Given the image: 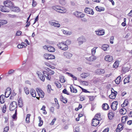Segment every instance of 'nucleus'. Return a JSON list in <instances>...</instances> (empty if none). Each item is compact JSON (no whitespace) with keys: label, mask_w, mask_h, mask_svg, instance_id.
<instances>
[{"label":"nucleus","mask_w":132,"mask_h":132,"mask_svg":"<svg viewBox=\"0 0 132 132\" xmlns=\"http://www.w3.org/2000/svg\"><path fill=\"white\" fill-rule=\"evenodd\" d=\"M59 48L64 51H66L68 49V45L64 42L59 43L57 44Z\"/></svg>","instance_id":"nucleus-1"},{"label":"nucleus","mask_w":132,"mask_h":132,"mask_svg":"<svg viewBox=\"0 0 132 132\" xmlns=\"http://www.w3.org/2000/svg\"><path fill=\"white\" fill-rule=\"evenodd\" d=\"M17 107V103L15 101L12 102L10 105L9 110L10 111H13L16 109Z\"/></svg>","instance_id":"nucleus-2"},{"label":"nucleus","mask_w":132,"mask_h":132,"mask_svg":"<svg viewBox=\"0 0 132 132\" xmlns=\"http://www.w3.org/2000/svg\"><path fill=\"white\" fill-rule=\"evenodd\" d=\"M4 4L6 6L9 7H13L14 6V3L10 1H5L4 2Z\"/></svg>","instance_id":"nucleus-3"},{"label":"nucleus","mask_w":132,"mask_h":132,"mask_svg":"<svg viewBox=\"0 0 132 132\" xmlns=\"http://www.w3.org/2000/svg\"><path fill=\"white\" fill-rule=\"evenodd\" d=\"M43 48L45 50H47L50 52H54L55 51V49L54 47L51 46L45 45L43 46Z\"/></svg>","instance_id":"nucleus-4"},{"label":"nucleus","mask_w":132,"mask_h":132,"mask_svg":"<svg viewBox=\"0 0 132 132\" xmlns=\"http://www.w3.org/2000/svg\"><path fill=\"white\" fill-rule=\"evenodd\" d=\"M73 14L78 18L84 17L85 15L84 13L80 12H75L73 13Z\"/></svg>","instance_id":"nucleus-5"},{"label":"nucleus","mask_w":132,"mask_h":132,"mask_svg":"<svg viewBox=\"0 0 132 132\" xmlns=\"http://www.w3.org/2000/svg\"><path fill=\"white\" fill-rule=\"evenodd\" d=\"M100 120V119H98V118H95L93 119L92 120V126H97L99 123Z\"/></svg>","instance_id":"nucleus-6"},{"label":"nucleus","mask_w":132,"mask_h":132,"mask_svg":"<svg viewBox=\"0 0 132 132\" xmlns=\"http://www.w3.org/2000/svg\"><path fill=\"white\" fill-rule=\"evenodd\" d=\"M36 90L40 97L43 98L44 97V94L41 89L39 88H37Z\"/></svg>","instance_id":"nucleus-7"},{"label":"nucleus","mask_w":132,"mask_h":132,"mask_svg":"<svg viewBox=\"0 0 132 132\" xmlns=\"http://www.w3.org/2000/svg\"><path fill=\"white\" fill-rule=\"evenodd\" d=\"M44 57L45 59L47 60L54 59L55 58L54 55L47 53L44 54Z\"/></svg>","instance_id":"nucleus-8"},{"label":"nucleus","mask_w":132,"mask_h":132,"mask_svg":"<svg viewBox=\"0 0 132 132\" xmlns=\"http://www.w3.org/2000/svg\"><path fill=\"white\" fill-rule=\"evenodd\" d=\"M84 11L86 13L88 14L93 15L94 13V12L93 11V10L89 7L86 8L85 9Z\"/></svg>","instance_id":"nucleus-9"},{"label":"nucleus","mask_w":132,"mask_h":132,"mask_svg":"<svg viewBox=\"0 0 132 132\" xmlns=\"http://www.w3.org/2000/svg\"><path fill=\"white\" fill-rule=\"evenodd\" d=\"M97 58V57L93 55H92L91 56L89 57H85V59L86 60L90 61H95L96 59Z\"/></svg>","instance_id":"nucleus-10"},{"label":"nucleus","mask_w":132,"mask_h":132,"mask_svg":"<svg viewBox=\"0 0 132 132\" xmlns=\"http://www.w3.org/2000/svg\"><path fill=\"white\" fill-rule=\"evenodd\" d=\"M63 54L64 56L68 59H70L73 55L72 53L68 52H65Z\"/></svg>","instance_id":"nucleus-11"},{"label":"nucleus","mask_w":132,"mask_h":132,"mask_svg":"<svg viewBox=\"0 0 132 132\" xmlns=\"http://www.w3.org/2000/svg\"><path fill=\"white\" fill-rule=\"evenodd\" d=\"M111 94L109 95V97L111 99H114L115 98L117 92L116 91H114L113 89V91L111 90Z\"/></svg>","instance_id":"nucleus-12"},{"label":"nucleus","mask_w":132,"mask_h":132,"mask_svg":"<svg viewBox=\"0 0 132 132\" xmlns=\"http://www.w3.org/2000/svg\"><path fill=\"white\" fill-rule=\"evenodd\" d=\"M78 41L79 45H81L84 42H85L86 39L84 37H81L78 38Z\"/></svg>","instance_id":"nucleus-13"},{"label":"nucleus","mask_w":132,"mask_h":132,"mask_svg":"<svg viewBox=\"0 0 132 132\" xmlns=\"http://www.w3.org/2000/svg\"><path fill=\"white\" fill-rule=\"evenodd\" d=\"M6 6L5 5L4 6H0V11L2 12H9V10L7 9Z\"/></svg>","instance_id":"nucleus-14"},{"label":"nucleus","mask_w":132,"mask_h":132,"mask_svg":"<svg viewBox=\"0 0 132 132\" xmlns=\"http://www.w3.org/2000/svg\"><path fill=\"white\" fill-rule=\"evenodd\" d=\"M104 59L106 61L109 62H111L113 60L112 56L109 55L105 56L104 57Z\"/></svg>","instance_id":"nucleus-15"},{"label":"nucleus","mask_w":132,"mask_h":132,"mask_svg":"<svg viewBox=\"0 0 132 132\" xmlns=\"http://www.w3.org/2000/svg\"><path fill=\"white\" fill-rule=\"evenodd\" d=\"M115 113L113 111L110 110L108 114V116L109 119H112L114 116Z\"/></svg>","instance_id":"nucleus-16"},{"label":"nucleus","mask_w":132,"mask_h":132,"mask_svg":"<svg viewBox=\"0 0 132 132\" xmlns=\"http://www.w3.org/2000/svg\"><path fill=\"white\" fill-rule=\"evenodd\" d=\"M11 93V89L8 88L6 89L5 94V96L6 98L8 97Z\"/></svg>","instance_id":"nucleus-17"},{"label":"nucleus","mask_w":132,"mask_h":132,"mask_svg":"<svg viewBox=\"0 0 132 132\" xmlns=\"http://www.w3.org/2000/svg\"><path fill=\"white\" fill-rule=\"evenodd\" d=\"M95 72L97 75H101L104 73L105 72V71L103 69H99L96 70Z\"/></svg>","instance_id":"nucleus-18"},{"label":"nucleus","mask_w":132,"mask_h":132,"mask_svg":"<svg viewBox=\"0 0 132 132\" xmlns=\"http://www.w3.org/2000/svg\"><path fill=\"white\" fill-rule=\"evenodd\" d=\"M43 73L46 79L48 80H50L51 78V77L49 75L48 72L46 70V71H43Z\"/></svg>","instance_id":"nucleus-19"},{"label":"nucleus","mask_w":132,"mask_h":132,"mask_svg":"<svg viewBox=\"0 0 132 132\" xmlns=\"http://www.w3.org/2000/svg\"><path fill=\"white\" fill-rule=\"evenodd\" d=\"M102 107L103 109L105 111L108 110L109 108L108 105L106 103H104L103 104Z\"/></svg>","instance_id":"nucleus-20"},{"label":"nucleus","mask_w":132,"mask_h":132,"mask_svg":"<svg viewBox=\"0 0 132 132\" xmlns=\"http://www.w3.org/2000/svg\"><path fill=\"white\" fill-rule=\"evenodd\" d=\"M95 32L97 35L99 36H102L103 35L105 34V32L104 30L95 31Z\"/></svg>","instance_id":"nucleus-21"},{"label":"nucleus","mask_w":132,"mask_h":132,"mask_svg":"<svg viewBox=\"0 0 132 132\" xmlns=\"http://www.w3.org/2000/svg\"><path fill=\"white\" fill-rule=\"evenodd\" d=\"M60 98L61 101L64 103H66L67 102V99L63 97L62 95L60 96Z\"/></svg>","instance_id":"nucleus-22"},{"label":"nucleus","mask_w":132,"mask_h":132,"mask_svg":"<svg viewBox=\"0 0 132 132\" xmlns=\"http://www.w3.org/2000/svg\"><path fill=\"white\" fill-rule=\"evenodd\" d=\"M96 10V11L100 12L104 11V8L103 7L96 6L95 7Z\"/></svg>","instance_id":"nucleus-23"},{"label":"nucleus","mask_w":132,"mask_h":132,"mask_svg":"<svg viewBox=\"0 0 132 132\" xmlns=\"http://www.w3.org/2000/svg\"><path fill=\"white\" fill-rule=\"evenodd\" d=\"M46 70L48 72V73L49 76L53 75L54 73V72L53 71L49 68H47L46 69Z\"/></svg>","instance_id":"nucleus-24"},{"label":"nucleus","mask_w":132,"mask_h":132,"mask_svg":"<svg viewBox=\"0 0 132 132\" xmlns=\"http://www.w3.org/2000/svg\"><path fill=\"white\" fill-rule=\"evenodd\" d=\"M129 69L128 67H123L122 68V71L123 73H125L129 71Z\"/></svg>","instance_id":"nucleus-25"},{"label":"nucleus","mask_w":132,"mask_h":132,"mask_svg":"<svg viewBox=\"0 0 132 132\" xmlns=\"http://www.w3.org/2000/svg\"><path fill=\"white\" fill-rule=\"evenodd\" d=\"M30 93L31 96L33 97H36V93L35 90L33 89H31L30 91Z\"/></svg>","instance_id":"nucleus-26"},{"label":"nucleus","mask_w":132,"mask_h":132,"mask_svg":"<svg viewBox=\"0 0 132 132\" xmlns=\"http://www.w3.org/2000/svg\"><path fill=\"white\" fill-rule=\"evenodd\" d=\"M130 77V76L128 75V76H127L125 78L124 80V84H125L127 83H128L129 82V79Z\"/></svg>","instance_id":"nucleus-27"},{"label":"nucleus","mask_w":132,"mask_h":132,"mask_svg":"<svg viewBox=\"0 0 132 132\" xmlns=\"http://www.w3.org/2000/svg\"><path fill=\"white\" fill-rule=\"evenodd\" d=\"M70 91L72 93H76L77 92V89L74 88L71 85L70 86Z\"/></svg>","instance_id":"nucleus-28"},{"label":"nucleus","mask_w":132,"mask_h":132,"mask_svg":"<svg viewBox=\"0 0 132 132\" xmlns=\"http://www.w3.org/2000/svg\"><path fill=\"white\" fill-rule=\"evenodd\" d=\"M50 24L52 26H53L55 27H56L58 28L60 27V24L54 22H50Z\"/></svg>","instance_id":"nucleus-29"},{"label":"nucleus","mask_w":132,"mask_h":132,"mask_svg":"<svg viewBox=\"0 0 132 132\" xmlns=\"http://www.w3.org/2000/svg\"><path fill=\"white\" fill-rule=\"evenodd\" d=\"M121 77L120 76H118L115 79V81L116 84H118L121 81Z\"/></svg>","instance_id":"nucleus-30"},{"label":"nucleus","mask_w":132,"mask_h":132,"mask_svg":"<svg viewBox=\"0 0 132 132\" xmlns=\"http://www.w3.org/2000/svg\"><path fill=\"white\" fill-rule=\"evenodd\" d=\"M66 12L65 9L63 7H62L57 12L61 13H64Z\"/></svg>","instance_id":"nucleus-31"},{"label":"nucleus","mask_w":132,"mask_h":132,"mask_svg":"<svg viewBox=\"0 0 132 132\" xmlns=\"http://www.w3.org/2000/svg\"><path fill=\"white\" fill-rule=\"evenodd\" d=\"M18 104L19 107H22L23 106V103L22 99L20 98L18 101Z\"/></svg>","instance_id":"nucleus-32"},{"label":"nucleus","mask_w":132,"mask_h":132,"mask_svg":"<svg viewBox=\"0 0 132 132\" xmlns=\"http://www.w3.org/2000/svg\"><path fill=\"white\" fill-rule=\"evenodd\" d=\"M62 7H61L60 6L56 5L53 6L52 7V8L57 12L60 9H61Z\"/></svg>","instance_id":"nucleus-33"},{"label":"nucleus","mask_w":132,"mask_h":132,"mask_svg":"<svg viewBox=\"0 0 132 132\" xmlns=\"http://www.w3.org/2000/svg\"><path fill=\"white\" fill-rule=\"evenodd\" d=\"M97 48V47H95L91 50V52L92 55H95L96 52V50Z\"/></svg>","instance_id":"nucleus-34"},{"label":"nucleus","mask_w":132,"mask_h":132,"mask_svg":"<svg viewBox=\"0 0 132 132\" xmlns=\"http://www.w3.org/2000/svg\"><path fill=\"white\" fill-rule=\"evenodd\" d=\"M38 75L40 79L42 81H44L45 78L43 75L39 73L38 74Z\"/></svg>","instance_id":"nucleus-35"},{"label":"nucleus","mask_w":132,"mask_h":132,"mask_svg":"<svg viewBox=\"0 0 132 132\" xmlns=\"http://www.w3.org/2000/svg\"><path fill=\"white\" fill-rule=\"evenodd\" d=\"M89 75V74L88 73H84L81 74L80 76L82 78H85Z\"/></svg>","instance_id":"nucleus-36"},{"label":"nucleus","mask_w":132,"mask_h":132,"mask_svg":"<svg viewBox=\"0 0 132 132\" xmlns=\"http://www.w3.org/2000/svg\"><path fill=\"white\" fill-rule=\"evenodd\" d=\"M128 104V101L127 100H125L123 104H122L121 106L122 107H125L127 106Z\"/></svg>","instance_id":"nucleus-37"},{"label":"nucleus","mask_w":132,"mask_h":132,"mask_svg":"<svg viewBox=\"0 0 132 132\" xmlns=\"http://www.w3.org/2000/svg\"><path fill=\"white\" fill-rule=\"evenodd\" d=\"M6 20H0V27L1 25H2L7 23Z\"/></svg>","instance_id":"nucleus-38"},{"label":"nucleus","mask_w":132,"mask_h":132,"mask_svg":"<svg viewBox=\"0 0 132 132\" xmlns=\"http://www.w3.org/2000/svg\"><path fill=\"white\" fill-rule=\"evenodd\" d=\"M109 46L108 45L105 44L103 45L101 47V48L104 51H106L108 47Z\"/></svg>","instance_id":"nucleus-39"},{"label":"nucleus","mask_w":132,"mask_h":132,"mask_svg":"<svg viewBox=\"0 0 132 132\" xmlns=\"http://www.w3.org/2000/svg\"><path fill=\"white\" fill-rule=\"evenodd\" d=\"M120 112L121 114H125L126 112V110L125 108L122 109L120 110Z\"/></svg>","instance_id":"nucleus-40"},{"label":"nucleus","mask_w":132,"mask_h":132,"mask_svg":"<svg viewBox=\"0 0 132 132\" xmlns=\"http://www.w3.org/2000/svg\"><path fill=\"white\" fill-rule=\"evenodd\" d=\"M4 97V95H1L0 96V102L1 104H3L4 102V101L3 97Z\"/></svg>","instance_id":"nucleus-41"},{"label":"nucleus","mask_w":132,"mask_h":132,"mask_svg":"<svg viewBox=\"0 0 132 132\" xmlns=\"http://www.w3.org/2000/svg\"><path fill=\"white\" fill-rule=\"evenodd\" d=\"M30 116V114H28L26 116V122L27 123H28L30 122L29 118Z\"/></svg>","instance_id":"nucleus-42"},{"label":"nucleus","mask_w":132,"mask_h":132,"mask_svg":"<svg viewBox=\"0 0 132 132\" xmlns=\"http://www.w3.org/2000/svg\"><path fill=\"white\" fill-rule=\"evenodd\" d=\"M123 124H119L117 128L122 130L123 128Z\"/></svg>","instance_id":"nucleus-43"},{"label":"nucleus","mask_w":132,"mask_h":132,"mask_svg":"<svg viewBox=\"0 0 132 132\" xmlns=\"http://www.w3.org/2000/svg\"><path fill=\"white\" fill-rule=\"evenodd\" d=\"M63 32L64 34L66 35H69L71 34V32L68 31L64 30Z\"/></svg>","instance_id":"nucleus-44"},{"label":"nucleus","mask_w":132,"mask_h":132,"mask_svg":"<svg viewBox=\"0 0 132 132\" xmlns=\"http://www.w3.org/2000/svg\"><path fill=\"white\" fill-rule=\"evenodd\" d=\"M118 61H116L115 62L114 64L113 65V68H117L119 65Z\"/></svg>","instance_id":"nucleus-45"},{"label":"nucleus","mask_w":132,"mask_h":132,"mask_svg":"<svg viewBox=\"0 0 132 132\" xmlns=\"http://www.w3.org/2000/svg\"><path fill=\"white\" fill-rule=\"evenodd\" d=\"M55 84L56 86V87L59 88H60L61 87V84L59 82H57L55 83Z\"/></svg>","instance_id":"nucleus-46"},{"label":"nucleus","mask_w":132,"mask_h":132,"mask_svg":"<svg viewBox=\"0 0 132 132\" xmlns=\"http://www.w3.org/2000/svg\"><path fill=\"white\" fill-rule=\"evenodd\" d=\"M24 91L27 94H28L29 93V91L27 87H25L24 88Z\"/></svg>","instance_id":"nucleus-47"},{"label":"nucleus","mask_w":132,"mask_h":132,"mask_svg":"<svg viewBox=\"0 0 132 132\" xmlns=\"http://www.w3.org/2000/svg\"><path fill=\"white\" fill-rule=\"evenodd\" d=\"M12 9H13L12 10V11H13L16 12L19 11V8L18 7H15L14 6L12 7Z\"/></svg>","instance_id":"nucleus-48"},{"label":"nucleus","mask_w":132,"mask_h":132,"mask_svg":"<svg viewBox=\"0 0 132 132\" xmlns=\"http://www.w3.org/2000/svg\"><path fill=\"white\" fill-rule=\"evenodd\" d=\"M65 44H66L67 45L71 44V40H67L66 41L64 42Z\"/></svg>","instance_id":"nucleus-49"},{"label":"nucleus","mask_w":132,"mask_h":132,"mask_svg":"<svg viewBox=\"0 0 132 132\" xmlns=\"http://www.w3.org/2000/svg\"><path fill=\"white\" fill-rule=\"evenodd\" d=\"M111 107L112 109L114 111L116 110L117 109V106L116 105H114L111 104Z\"/></svg>","instance_id":"nucleus-50"},{"label":"nucleus","mask_w":132,"mask_h":132,"mask_svg":"<svg viewBox=\"0 0 132 132\" xmlns=\"http://www.w3.org/2000/svg\"><path fill=\"white\" fill-rule=\"evenodd\" d=\"M60 81L61 83H63L65 82V80L64 79V77H63L60 78Z\"/></svg>","instance_id":"nucleus-51"},{"label":"nucleus","mask_w":132,"mask_h":132,"mask_svg":"<svg viewBox=\"0 0 132 132\" xmlns=\"http://www.w3.org/2000/svg\"><path fill=\"white\" fill-rule=\"evenodd\" d=\"M62 92L64 94H66L67 95H69V94L68 91L66 89H64L62 91Z\"/></svg>","instance_id":"nucleus-52"},{"label":"nucleus","mask_w":132,"mask_h":132,"mask_svg":"<svg viewBox=\"0 0 132 132\" xmlns=\"http://www.w3.org/2000/svg\"><path fill=\"white\" fill-rule=\"evenodd\" d=\"M79 128L78 127H75V130H74V132H78L79 131Z\"/></svg>","instance_id":"nucleus-53"},{"label":"nucleus","mask_w":132,"mask_h":132,"mask_svg":"<svg viewBox=\"0 0 132 132\" xmlns=\"http://www.w3.org/2000/svg\"><path fill=\"white\" fill-rule=\"evenodd\" d=\"M14 72V70L13 69H11L8 72V73L10 75L11 74L13 73Z\"/></svg>","instance_id":"nucleus-54"},{"label":"nucleus","mask_w":132,"mask_h":132,"mask_svg":"<svg viewBox=\"0 0 132 132\" xmlns=\"http://www.w3.org/2000/svg\"><path fill=\"white\" fill-rule=\"evenodd\" d=\"M36 2L34 0H33L32 4V6L34 7H35L36 6Z\"/></svg>","instance_id":"nucleus-55"},{"label":"nucleus","mask_w":132,"mask_h":132,"mask_svg":"<svg viewBox=\"0 0 132 132\" xmlns=\"http://www.w3.org/2000/svg\"><path fill=\"white\" fill-rule=\"evenodd\" d=\"M9 129V127L8 126H6L4 129L3 132H8Z\"/></svg>","instance_id":"nucleus-56"},{"label":"nucleus","mask_w":132,"mask_h":132,"mask_svg":"<svg viewBox=\"0 0 132 132\" xmlns=\"http://www.w3.org/2000/svg\"><path fill=\"white\" fill-rule=\"evenodd\" d=\"M6 106L5 105L3 107L2 111L4 113H5L6 111Z\"/></svg>","instance_id":"nucleus-57"},{"label":"nucleus","mask_w":132,"mask_h":132,"mask_svg":"<svg viewBox=\"0 0 132 132\" xmlns=\"http://www.w3.org/2000/svg\"><path fill=\"white\" fill-rule=\"evenodd\" d=\"M48 87V90L47 91L48 92H50L51 90L52 89L51 88V85H48L47 86Z\"/></svg>","instance_id":"nucleus-58"},{"label":"nucleus","mask_w":132,"mask_h":132,"mask_svg":"<svg viewBox=\"0 0 132 132\" xmlns=\"http://www.w3.org/2000/svg\"><path fill=\"white\" fill-rule=\"evenodd\" d=\"M8 16L10 18H14L16 17V16L15 15H12L11 14H8Z\"/></svg>","instance_id":"nucleus-59"},{"label":"nucleus","mask_w":132,"mask_h":132,"mask_svg":"<svg viewBox=\"0 0 132 132\" xmlns=\"http://www.w3.org/2000/svg\"><path fill=\"white\" fill-rule=\"evenodd\" d=\"M100 113H97L95 115V117L96 118H98L100 119Z\"/></svg>","instance_id":"nucleus-60"},{"label":"nucleus","mask_w":132,"mask_h":132,"mask_svg":"<svg viewBox=\"0 0 132 132\" xmlns=\"http://www.w3.org/2000/svg\"><path fill=\"white\" fill-rule=\"evenodd\" d=\"M22 33V32L20 31H18L16 34V36H19Z\"/></svg>","instance_id":"nucleus-61"},{"label":"nucleus","mask_w":132,"mask_h":132,"mask_svg":"<svg viewBox=\"0 0 132 132\" xmlns=\"http://www.w3.org/2000/svg\"><path fill=\"white\" fill-rule=\"evenodd\" d=\"M56 120V118H54L53 120H52L51 122L50 123V125H53L54 123L55 122Z\"/></svg>","instance_id":"nucleus-62"},{"label":"nucleus","mask_w":132,"mask_h":132,"mask_svg":"<svg viewBox=\"0 0 132 132\" xmlns=\"http://www.w3.org/2000/svg\"><path fill=\"white\" fill-rule=\"evenodd\" d=\"M82 83L85 85L86 86H87L88 85V83L87 81H81Z\"/></svg>","instance_id":"nucleus-63"},{"label":"nucleus","mask_w":132,"mask_h":132,"mask_svg":"<svg viewBox=\"0 0 132 132\" xmlns=\"http://www.w3.org/2000/svg\"><path fill=\"white\" fill-rule=\"evenodd\" d=\"M118 104V102L116 101H114L111 104L113 105H116L117 106V105Z\"/></svg>","instance_id":"nucleus-64"}]
</instances>
